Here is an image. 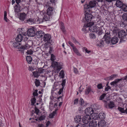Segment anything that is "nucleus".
<instances>
[{
    "label": "nucleus",
    "instance_id": "5fc2aeb1",
    "mask_svg": "<svg viewBox=\"0 0 127 127\" xmlns=\"http://www.w3.org/2000/svg\"><path fill=\"white\" fill-rule=\"evenodd\" d=\"M97 87L99 89H100L102 88V86L101 84H98L97 85Z\"/></svg>",
    "mask_w": 127,
    "mask_h": 127
},
{
    "label": "nucleus",
    "instance_id": "79ce46f5",
    "mask_svg": "<svg viewBox=\"0 0 127 127\" xmlns=\"http://www.w3.org/2000/svg\"><path fill=\"white\" fill-rule=\"evenodd\" d=\"M118 109L121 112L123 113H125V110L123 108L119 107L118 108Z\"/></svg>",
    "mask_w": 127,
    "mask_h": 127
},
{
    "label": "nucleus",
    "instance_id": "58836bf2",
    "mask_svg": "<svg viewBox=\"0 0 127 127\" xmlns=\"http://www.w3.org/2000/svg\"><path fill=\"white\" fill-rule=\"evenodd\" d=\"M79 104L81 106L84 105V101L83 99L82 98H81L79 100Z\"/></svg>",
    "mask_w": 127,
    "mask_h": 127
},
{
    "label": "nucleus",
    "instance_id": "a211bd4d",
    "mask_svg": "<svg viewBox=\"0 0 127 127\" xmlns=\"http://www.w3.org/2000/svg\"><path fill=\"white\" fill-rule=\"evenodd\" d=\"M33 19L34 20V24H39L43 22L42 19L38 17Z\"/></svg>",
    "mask_w": 127,
    "mask_h": 127
},
{
    "label": "nucleus",
    "instance_id": "cd10ccee",
    "mask_svg": "<svg viewBox=\"0 0 127 127\" xmlns=\"http://www.w3.org/2000/svg\"><path fill=\"white\" fill-rule=\"evenodd\" d=\"M13 46L15 48H19L20 47V43L19 42H15L13 43Z\"/></svg>",
    "mask_w": 127,
    "mask_h": 127
},
{
    "label": "nucleus",
    "instance_id": "f257e3e1",
    "mask_svg": "<svg viewBox=\"0 0 127 127\" xmlns=\"http://www.w3.org/2000/svg\"><path fill=\"white\" fill-rule=\"evenodd\" d=\"M111 42V36L110 34V32L108 31L105 34L103 38L102 39L97 42V45L100 47H103L106 44L107 45L110 44Z\"/></svg>",
    "mask_w": 127,
    "mask_h": 127
},
{
    "label": "nucleus",
    "instance_id": "c03bdc74",
    "mask_svg": "<svg viewBox=\"0 0 127 127\" xmlns=\"http://www.w3.org/2000/svg\"><path fill=\"white\" fill-rule=\"evenodd\" d=\"M89 35L90 38L91 39H95V38L96 36L93 33H90Z\"/></svg>",
    "mask_w": 127,
    "mask_h": 127
},
{
    "label": "nucleus",
    "instance_id": "6ab92c4d",
    "mask_svg": "<svg viewBox=\"0 0 127 127\" xmlns=\"http://www.w3.org/2000/svg\"><path fill=\"white\" fill-rule=\"evenodd\" d=\"M46 13L49 15L52 16L53 13V7H50L47 9Z\"/></svg>",
    "mask_w": 127,
    "mask_h": 127
},
{
    "label": "nucleus",
    "instance_id": "72a5a7b5",
    "mask_svg": "<svg viewBox=\"0 0 127 127\" xmlns=\"http://www.w3.org/2000/svg\"><path fill=\"white\" fill-rule=\"evenodd\" d=\"M26 60L29 64H31V63L32 59L31 57L30 56H28L26 57Z\"/></svg>",
    "mask_w": 127,
    "mask_h": 127
},
{
    "label": "nucleus",
    "instance_id": "a19ab883",
    "mask_svg": "<svg viewBox=\"0 0 127 127\" xmlns=\"http://www.w3.org/2000/svg\"><path fill=\"white\" fill-rule=\"evenodd\" d=\"M35 83V86L37 87L39 86L40 84L39 80L37 79H36Z\"/></svg>",
    "mask_w": 127,
    "mask_h": 127
},
{
    "label": "nucleus",
    "instance_id": "3c124183",
    "mask_svg": "<svg viewBox=\"0 0 127 127\" xmlns=\"http://www.w3.org/2000/svg\"><path fill=\"white\" fill-rule=\"evenodd\" d=\"M83 50L84 51H85L86 53H88L90 52L91 51H89L88 50L87 48L86 47H83Z\"/></svg>",
    "mask_w": 127,
    "mask_h": 127
},
{
    "label": "nucleus",
    "instance_id": "20e7f679",
    "mask_svg": "<svg viewBox=\"0 0 127 127\" xmlns=\"http://www.w3.org/2000/svg\"><path fill=\"white\" fill-rule=\"evenodd\" d=\"M97 2L95 1H90L89 4H85L84 5V10L85 12H90V8L94 7L96 5Z\"/></svg>",
    "mask_w": 127,
    "mask_h": 127
},
{
    "label": "nucleus",
    "instance_id": "ddd939ff",
    "mask_svg": "<svg viewBox=\"0 0 127 127\" xmlns=\"http://www.w3.org/2000/svg\"><path fill=\"white\" fill-rule=\"evenodd\" d=\"M91 119L90 116L86 115L83 118L82 120L83 123L87 124L90 121Z\"/></svg>",
    "mask_w": 127,
    "mask_h": 127
},
{
    "label": "nucleus",
    "instance_id": "69168bd1",
    "mask_svg": "<svg viewBox=\"0 0 127 127\" xmlns=\"http://www.w3.org/2000/svg\"><path fill=\"white\" fill-rule=\"evenodd\" d=\"M63 89H61L58 92V94L59 95H60L62 93L63 91Z\"/></svg>",
    "mask_w": 127,
    "mask_h": 127
},
{
    "label": "nucleus",
    "instance_id": "423d86ee",
    "mask_svg": "<svg viewBox=\"0 0 127 127\" xmlns=\"http://www.w3.org/2000/svg\"><path fill=\"white\" fill-rule=\"evenodd\" d=\"M115 4L117 7L121 8L124 11H127V6L123 4L121 1L117 0L116 1Z\"/></svg>",
    "mask_w": 127,
    "mask_h": 127
},
{
    "label": "nucleus",
    "instance_id": "412c9836",
    "mask_svg": "<svg viewBox=\"0 0 127 127\" xmlns=\"http://www.w3.org/2000/svg\"><path fill=\"white\" fill-rule=\"evenodd\" d=\"M119 40L117 36H114L112 38V44H116Z\"/></svg>",
    "mask_w": 127,
    "mask_h": 127
},
{
    "label": "nucleus",
    "instance_id": "603ef678",
    "mask_svg": "<svg viewBox=\"0 0 127 127\" xmlns=\"http://www.w3.org/2000/svg\"><path fill=\"white\" fill-rule=\"evenodd\" d=\"M79 100L78 98L75 99L74 101V105L77 104L78 103Z\"/></svg>",
    "mask_w": 127,
    "mask_h": 127
},
{
    "label": "nucleus",
    "instance_id": "13d9d810",
    "mask_svg": "<svg viewBox=\"0 0 127 127\" xmlns=\"http://www.w3.org/2000/svg\"><path fill=\"white\" fill-rule=\"evenodd\" d=\"M60 75L62 77H64V71L63 70H62L60 73Z\"/></svg>",
    "mask_w": 127,
    "mask_h": 127
},
{
    "label": "nucleus",
    "instance_id": "2eb2a0df",
    "mask_svg": "<svg viewBox=\"0 0 127 127\" xmlns=\"http://www.w3.org/2000/svg\"><path fill=\"white\" fill-rule=\"evenodd\" d=\"M44 34V33L42 31H39L36 32L35 35L38 38H41L42 39Z\"/></svg>",
    "mask_w": 127,
    "mask_h": 127
},
{
    "label": "nucleus",
    "instance_id": "dca6fc26",
    "mask_svg": "<svg viewBox=\"0 0 127 127\" xmlns=\"http://www.w3.org/2000/svg\"><path fill=\"white\" fill-rule=\"evenodd\" d=\"M98 127H105L106 126V123L104 120H101L98 123Z\"/></svg>",
    "mask_w": 127,
    "mask_h": 127
},
{
    "label": "nucleus",
    "instance_id": "0eeeda50",
    "mask_svg": "<svg viewBox=\"0 0 127 127\" xmlns=\"http://www.w3.org/2000/svg\"><path fill=\"white\" fill-rule=\"evenodd\" d=\"M94 108L95 110L98 109V108ZM94 110L93 108L91 107H89L87 108L85 110V113L86 115L89 116L91 117L92 115L94 113Z\"/></svg>",
    "mask_w": 127,
    "mask_h": 127
},
{
    "label": "nucleus",
    "instance_id": "c9c22d12",
    "mask_svg": "<svg viewBox=\"0 0 127 127\" xmlns=\"http://www.w3.org/2000/svg\"><path fill=\"white\" fill-rule=\"evenodd\" d=\"M33 75L35 77H37L40 75V74L38 73L37 71H34L33 72Z\"/></svg>",
    "mask_w": 127,
    "mask_h": 127
},
{
    "label": "nucleus",
    "instance_id": "ea45409f",
    "mask_svg": "<svg viewBox=\"0 0 127 127\" xmlns=\"http://www.w3.org/2000/svg\"><path fill=\"white\" fill-rule=\"evenodd\" d=\"M122 17L124 20L127 22V14L124 13L122 15Z\"/></svg>",
    "mask_w": 127,
    "mask_h": 127
},
{
    "label": "nucleus",
    "instance_id": "39448f33",
    "mask_svg": "<svg viewBox=\"0 0 127 127\" xmlns=\"http://www.w3.org/2000/svg\"><path fill=\"white\" fill-rule=\"evenodd\" d=\"M86 13L85 14V17L83 19L82 21L86 24L89 23L90 22L93 18V15L91 14L88 13V11L85 12Z\"/></svg>",
    "mask_w": 127,
    "mask_h": 127
},
{
    "label": "nucleus",
    "instance_id": "4c0bfd02",
    "mask_svg": "<svg viewBox=\"0 0 127 127\" xmlns=\"http://www.w3.org/2000/svg\"><path fill=\"white\" fill-rule=\"evenodd\" d=\"M56 111L57 110H56L54 111H53V112L52 113L49 115V117L50 118H52L55 115V114L56 113Z\"/></svg>",
    "mask_w": 127,
    "mask_h": 127
},
{
    "label": "nucleus",
    "instance_id": "774afa93",
    "mask_svg": "<svg viewBox=\"0 0 127 127\" xmlns=\"http://www.w3.org/2000/svg\"><path fill=\"white\" fill-rule=\"evenodd\" d=\"M110 87L109 86H107V87L105 88V91H108V90L110 89Z\"/></svg>",
    "mask_w": 127,
    "mask_h": 127
},
{
    "label": "nucleus",
    "instance_id": "f704fd0d",
    "mask_svg": "<svg viewBox=\"0 0 127 127\" xmlns=\"http://www.w3.org/2000/svg\"><path fill=\"white\" fill-rule=\"evenodd\" d=\"M74 52L78 55L80 56L81 55L77 49L76 48H73V49Z\"/></svg>",
    "mask_w": 127,
    "mask_h": 127
},
{
    "label": "nucleus",
    "instance_id": "f03ea898",
    "mask_svg": "<svg viewBox=\"0 0 127 127\" xmlns=\"http://www.w3.org/2000/svg\"><path fill=\"white\" fill-rule=\"evenodd\" d=\"M114 27V29L112 32L113 35L117 36L118 34L119 37L120 39V43L125 41L126 39L127 32L123 30L119 31L118 28L116 26Z\"/></svg>",
    "mask_w": 127,
    "mask_h": 127
},
{
    "label": "nucleus",
    "instance_id": "f8f14e48",
    "mask_svg": "<svg viewBox=\"0 0 127 127\" xmlns=\"http://www.w3.org/2000/svg\"><path fill=\"white\" fill-rule=\"evenodd\" d=\"M111 99V97L110 96H108L106 98L107 100L106 102L107 104H106L105 106L106 108H111V101L110 100Z\"/></svg>",
    "mask_w": 127,
    "mask_h": 127
},
{
    "label": "nucleus",
    "instance_id": "5701e85b",
    "mask_svg": "<svg viewBox=\"0 0 127 127\" xmlns=\"http://www.w3.org/2000/svg\"><path fill=\"white\" fill-rule=\"evenodd\" d=\"M51 16V15H49L47 13L45 14L43 17V19H42L43 22L49 20L50 19V17Z\"/></svg>",
    "mask_w": 127,
    "mask_h": 127
},
{
    "label": "nucleus",
    "instance_id": "680f3d73",
    "mask_svg": "<svg viewBox=\"0 0 127 127\" xmlns=\"http://www.w3.org/2000/svg\"><path fill=\"white\" fill-rule=\"evenodd\" d=\"M39 112V110L37 108H36L35 109V112L36 114H38Z\"/></svg>",
    "mask_w": 127,
    "mask_h": 127
},
{
    "label": "nucleus",
    "instance_id": "864d4df0",
    "mask_svg": "<svg viewBox=\"0 0 127 127\" xmlns=\"http://www.w3.org/2000/svg\"><path fill=\"white\" fill-rule=\"evenodd\" d=\"M37 91V90H35L33 92V95L34 96H36L38 95Z\"/></svg>",
    "mask_w": 127,
    "mask_h": 127
},
{
    "label": "nucleus",
    "instance_id": "2f4dec72",
    "mask_svg": "<svg viewBox=\"0 0 127 127\" xmlns=\"http://www.w3.org/2000/svg\"><path fill=\"white\" fill-rule=\"evenodd\" d=\"M99 119H102L104 118L105 117V114L104 113L100 112L99 114H98Z\"/></svg>",
    "mask_w": 127,
    "mask_h": 127
},
{
    "label": "nucleus",
    "instance_id": "aec40b11",
    "mask_svg": "<svg viewBox=\"0 0 127 127\" xmlns=\"http://www.w3.org/2000/svg\"><path fill=\"white\" fill-rule=\"evenodd\" d=\"M97 122L95 120H92L89 123V124L90 127H95L97 125Z\"/></svg>",
    "mask_w": 127,
    "mask_h": 127
},
{
    "label": "nucleus",
    "instance_id": "4d7b16f0",
    "mask_svg": "<svg viewBox=\"0 0 127 127\" xmlns=\"http://www.w3.org/2000/svg\"><path fill=\"white\" fill-rule=\"evenodd\" d=\"M97 32V33L99 35H100L103 33L102 31L101 30V28H100V30H99V31H98V32Z\"/></svg>",
    "mask_w": 127,
    "mask_h": 127
},
{
    "label": "nucleus",
    "instance_id": "de8ad7c7",
    "mask_svg": "<svg viewBox=\"0 0 127 127\" xmlns=\"http://www.w3.org/2000/svg\"><path fill=\"white\" fill-rule=\"evenodd\" d=\"M36 99L35 98H33L31 99V104L32 105H33L35 102Z\"/></svg>",
    "mask_w": 127,
    "mask_h": 127
},
{
    "label": "nucleus",
    "instance_id": "bb28decb",
    "mask_svg": "<svg viewBox=\"0 0 127 127\" xmlns=\"http://www.w3.org/2000/svg\"><path fill=\"white\" fill-rule=\"evenodd\" d=\"M34 20L33 18H30L26 20V23H27L30 24H34Z\"/></svg>",
    "mask_w": 127,
    "mask_h": 127
},
{
    "label": "nucleus",
    "instance_id": "393cba45",
    "mask_svg": "<svg viewBox=\"0 0 127 127\" xmlns=\"http://www.w3.org/2000/svg\"><path fill=\"white\" fill-rule=\"evenodd\" d=\"M22 36L21 34H18L16 38V41L18 42H21L22 40Z\"/></svg>",
    "mask_w": 127,
    "mask_h": 127
},
{
    "label": "nucleus",
    "instance_id": "c85d7f7f",
    "mask_svg": "<svg viewBox=\"0 0 127 127\" xmlns=\"http://www.w3.org/2000/svg\"><path fill=\"white\" fill-rule=\"evenodd\" d=\"M14 11L15 12H19L20 11V5H16L14 7Z\"/></svg>",
    "mask_w": 127,
    "mask_h": 127
},
{
    "label": "nucleus",
    "instance_id": "e2e57ef3",
    "mask_svg": "<svg viewBox=\"0 0 127 127\" xmlns=\"http://www.w3.org/2000/svg\"><path fill=\"white\" fill-rule=\"evenodd\" d=\"M72 39L73 40L74 42H76L77 43H79V42L76 40L74 37H72Z\"/></svg>",
    "mask_w": 127,
    "mask_h": 127
},
{
    "label": "nucleus",
    "instance_id": "e433bc0d",
    "mask_svg": "<svg viewBox=\"0 0 127 127\" xmlns=\"http://www.w3.org/2000/svg\"><path fill=\"white\" fill-rule=\"evenodd\" d=\"M114 21L115 22L116 20V19H115V18H114ZM116 24H117V23H116V22H114L113 21V22L112 23V24H113L114 25H113L112 24V29H113V30H113V29H114V27H115V26H116Z\"/></svg>",
    "mask_w": 127,
    "mask_h": 127
},
{
    "label": "nucleus",
    "instance_id": "b1692460",
    "mask_svg": "<svg viewBox=\"0 0 127 127\" xmlns=\"http://www.w3.org/2000/svg\"><path fill=\"white\" fill-rule=\"evenodd\" d=\"M26 15L25 13H21L20 14L19 18L22 21H24L26 19Z\"/></svg>",
    "mask_w": 127,
    "mask_h": 127
},
{
    "label": "nucleus",
    "instance_id": "7ed1b4c3",
    "mask_svg": "<svg viewBox=\"0 0 127 127\" xmlns=\"http://www.w3.org/2000/svg\"><path fill=\"white\" fill-rule=\"evenodd\" d=\"M56 59L55 56L53 54L51 55V59L53 62L52 65H53L54 68L53 70V72L58 73L60 70L63 68V64L61 62H54V61Z\"/></svg>",
    "mask_w": 127,
    "mask_h": 127
},
{
    "label": "nucleus",
    "instance_id": "0e129e2a",
    "mask_svg": "<svg viewBox=\"0 0 127 127\" xmlns=\"http://www.w3.org/2000/svg\"><path fill=\"white\" fill-rule=\"evenodd\" d=\"M16 2L18 5H19V3L21 2V0H15Z\"/></svg>",
    "mask_w": 127,
    "mask_h": 127
},
{
    "label": "nucleus",
    "instance_id": "c756f323",
    "mask_svg": "<svg viewBox=\"0 0 127 127\" xmlns=\"http://www.w3.org/2000/svg\"><path fill=\"white\" fill-rule=\"evenodd\" d=\"M81 120V118L80 116H76V117L74 118L75 121L77 123L80 122Z\"/></svg>",
    "mask_w": 127,
    "mask_h": 127
},
{
    "label": "nucleus",
    "instance_id": "a18cd8bd",
    "mask_svg": "<svg viewBox=\"0 0 127 127\" xmlns=\"http://www.w3.org/2000/svg\"><path fill=\"white\" fill-rule=\"evenodd\" d=\"M106 95V94L105 93H103L99 97V99L100 100H102L103 99Z\"/></svg>",
    "mask_w": 127,
    "mask_h": 127
},
{
    "label": "nucleus",
    "instance_id": "f3484780",
    "mask_svg": "<svg viewBox=\"0 0 127 127\" xmlns=\"http://www.w3.org/2000/svg\"><path fill=\"white\" fill-rule=\"evenodd\" d=\"M91 119H93L92 120H98L99 119L98 114L96 113H93L91 116Z\"/></svg>",
    "mask_w": 127,
    "mask_h": 127
},
{
    "label": "nucleus",
    "instance_id": "473e14b6",
    "mask_svg": "<svg viewBox=\"0 0 127 127\" xmlns=\"http://www.w3.org/2000/svg\"><path fill=\"white\" fill-rule=\"evenodd\" d=\"M75 127H88V125L86 124H82L79 123Z\"/></svg>",
    "mask_w": 127,
    "mask_h": 127
},
{
    "label": "nucleus",
    "instance_id": "bf43d9fd",
    "mask_svg": "<svg viewBox=\"0 0 127 127\" xmlns=\"http://www.w3.org/2000/svg\"><path fill=\"white\" fill-rule=\"evenodd\" d=\"M118 75L117 74H113L112 75V79L116 78L118 76Z\"/></svg>",
    "mask_w": 127,
    "mask_h": 127
},
{
    "label": "nucleus",
    "instance_id": "1a4fd4ad",
    "mask_svg": "<svg viewBox=\"0 0 127 127\" xmlns=\"http://www.w3.org/2000/svg\"><path fill=\"white\" fill-rule=\"evenodd\" d=\"M94 24L89 28V30L92 32H98L99 30L101 28L99 27L96 26H93Z\"/></svg>",
    "mask_w": 127,
    "mask_h": 127
},
{
    "label": "nucleus",
    "instance_id": "09e8293b",
    "mask_svg": "<svg viewBox=\"0 0 127 127\" xmlns=\"http://www.w3.org/2000/svg\"><path fill=\"white\" fill-rule=\"evenodd\" d=\"M45 118V116L43 115L41 116L39 118V120L40 121L44 120Z\"/></svg>",
    "mask_w": 127,
    "mask_h": 127
},
{
    "label": "nucleus",
    "instance_id": "8fccbe9b",
    "mask_svg": "<svg viewBox=\"0 0 127 127\" xmlns=\"http://www.w3.org/2000/svg\"><path fill=\"white\" fill-rule=\"evenodd\" d=\"M126 22V21L124 20V22H122L121 24V26L123 27H125L127 25V24L125 23V22Z\"/></svg>",
    "mask_w": 127,
    "mask_h": 127
},
{
    "label": "nucleus",
    "instance_id": "6e6552de",
    "mask_svg": "<svg viewBox=\"0 0 127 127\" xmlns=\"http://www.w3.org/2000/svg\"><path fill=\"white\" fill-rule=\"evenodd\" d=\"M51 36L50 34H44L42 39L45 42H47L48 43L51 44L52 42V40L51 39Z\"/></svg>",
    "mask_w": 127,
    "mask_h": 127
},
{
    "label": "nucleus",
    "instance_id": "9b49d317",
    "mask_svg": "<svg viewBox=\"0 0 127 127\" xmlns=\"http://www.w3.org/2000/svg\"><path fill=\"white\" fill-rule=\"evenodd\" d=\"M93 24H94V23L93 22H89V23H87L86 24L85 23L82 29V31L85 32H87V30L86 28H89V27H90V26H92Z\"/></svg>",
    "mask_w": 127,
    "mask_h": 127
},
{
    "label": "nucleus",
    "instance_id": "338daca9",
    "mask_svg": "<svg viewBox=\"0 0 127 127\" xmlns=\"http://www.w3.org/2000/svg\"><path fill=\"white\" fill-rule=\"evenodd\" d=\"M65 80H64L62 82V86H64L65 84Z\"/></svg>",
    "mask_w": 127,
    "mask_h": 127
},
{
    "label": "nucleus",
    "instance_id": "6e6d98bb",
    "mask_svg": "<svg viewBox=\"0 0 127 127\" xmlns=\"http://www.w3.org/2000/svg\"><path fill=\"white\" fill-rule=\"evenodd\" d=\"M68 43L72 47L73 49V48L75 47L74 46V45L70 41H69L68 42Z\"/></svg>",
    "mask_w": 127,
    "mask_h": 127
},
{
    "label": "nucleus",
    "instance_id": "9d476101",
    "mask_svg": "<svg viewBox=\"0 0 127 127\" xmlns=\"http://www.w3.org/2000/svg\"><path fill=\"white\" fill-rule=\"evenodd\" d=\"M35 32L34 28L29 29L27 32V35L31 37L34 36L35 34Z\"/></svg>",
    "mask_w": 127,
    "mask_h": 127
},
{
    "label": "nucleus",
    "instance_id": "4468645a",
    "mask_svg": "<svg viewBox=\"0 0 127 127\" xmlns=\"http://www.w3.org/2000/svg\"><path fill=\"white\" fill-rule=\"evenodd\" d=\"M30 46L28 44H26L24 45H23L21 46L20 48L21 49L19 50V51L21 52L23 54L24 53V50L27 49L29 48L30 47Z\"/></svg>",
    "mask_w": 127,
    "mask_h": 127
},
{
    "label": "nucleus",
    "instance_id": "a878e982",
    "mask_svg": "<svg viewBox=\"0 0 127 127\" xmlns=\"http://www.w3.org/2000/svg\"><path fill=\"white\" fill-rule=\"evenodd\" d=\"M60 29L62 32L64 33H65L66 31L64 23L62 22L60 23Z\"/></svg>",
    "mask_w": 127,
    "mask_h": 127
},
{
    "label": "nucleus",
    "instance_id": "7c9ffc66",
    "mask_svg": "<svg viewBox=\"0 0 127 127\" xmlns=\"http://www.w3.org/2000/svg\"><path fill=\"white\" fill-rule=\"evenodd\" d=\"M122 80V79H120L116 80L112 82V85H113L116 87L118 83Z\"/></svg>",
    "mask_w": 127,
    "mask_h": 127
},
{
    "label": "nucleus",
    "instance_id": "37998d69",
    "mask_svg": "<svg viewBox=\"0 0 127 127\" xmlns=\"http://www.w3.org/2000/svg\"><path fill=\"white\" fill-rule=\"evenodd\" d=\"M44 71V70L42 68H39L38 70V73L40 74L42 73H43Z\"/></svg>",
    "mask_w": 127,
    "mask_h": 127
},
{
    "label": "nucleus",
    "instance_id": "49530a36",
    "mask_svg": "<svg viewBox=\"0 0 127 127\" xmlns=\"http://www.w3.org/2000/svg\"><path fill=\"white\" fill-rule=\"evenodd\" d=\"M26 53L28 55H31L32 54L33 51L32 50H27Z\"/></svg>",
    "mask_w": 127,
    "mask_h": 127
},
{
    "label": "nucleus",
    "instance_id": "052dcab7",
    "mask_svg": "<svg viewBox=\"0 0 127 127\" xmlns=\"http://www.w3.org/2000/svg\"><path fill=\"white\" fill-rule=\"evenodd\" d=\"M74 71L75 73L76 74H77L78 73V71L77 69L76 68H74Z\"/></svg>",
    "mask_w": 127,
    "mask_h": 127
},
{
    "label": "nucleus",
    "instance_id": "4be33fe9",
    "mask_svg": "<svg viewBox=\"0 0 127 127\" xmlns=\"http://www.w3.org/2000/svg\"><path fill=\"white\" fill-rule=\"evenodd\" d=\"M91 92H93L91 87L90 86H89L86 89L85 91V94L86 95H88Z\"/></svg>",
    "mask_w": 127,
    "mask_h": 127
}]
</instances>
